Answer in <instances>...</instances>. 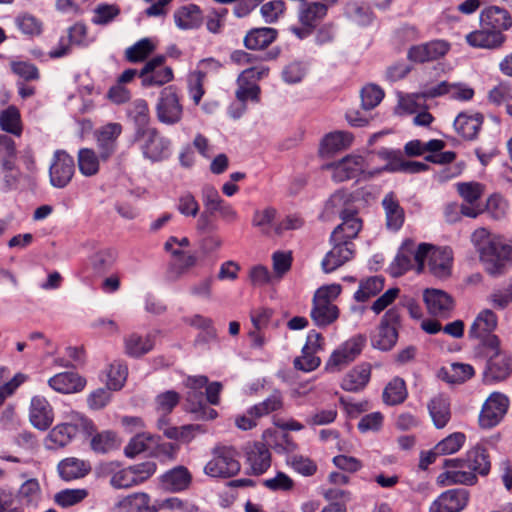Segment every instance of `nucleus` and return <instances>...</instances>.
I'll return each instance as SVG.
<instances>
[{"label": "nucleus", "mask_w": 512, "mask_h": 512, "mask_svg": "<svg viewBox=\"0 0 512 512\" xmlns=\"http://www.w3.org/2000/svg\"><path fill=\"white\" fill-rule=\"evenodd\" d=\"M120 14L116 4H99L94 10L92 22L97 25H106Z\"/></svg>", "instance_id": "338daca9"}, {"label": "nucleus", "mask_w": 512, "mask_h": 512, "mask_svg": "<svg viewBox=\"0 0 512 512\" xmlns=\"http://www.w3.org/2000/svg\"><path fill=\"white\" fill-rule=\"evenodd\" d=\"M432 245L421 243L417 247L412 240H406L400 247L393 268L396 274L402 275L406 271L415 269L417 273L424 271V261Z\"/></svg>", "instance_id": "20e7f679"}, {"label": "nucleus", "mask_w": 512, "mask_h": 512, "mask_svg": "<svg viewBox=\"0 0 512 512\" xmlns=\"http://www.w3.org/2000/svg\"><path fill=\"white\" fill-rule=\"evenodd\" d=\"M150 496L145 492H136L126 496L119 506L129 512H157L156 503L150 504Z\"/></svg>", "instance_id": "37998d69"}, {"label": "nucleus", "mask_w": 512, "mask_h": 512, "mask_svg": "<svg viewBox=\"0 0 512 512\" xmlns=\"http://www.w3.org/2000/svg\"><path fill=\"white\" fill-rule=\"evenodd\" d=\"M155 50L154 43L149 38H142L126 49V59L131 63L144 61Z\"/></svg>", "instance_id": "864d4df0"}, {"label": "nucleus", "mask_w": 512, "mask_h": 512, "mask_svg": "<svg viewBox=\"0 0 512 512\" xmlns=\"http://www.w3.org/2000/svg\"><path fill=\"white\" fill-rule=\"evenodd\" d=\"M443 467L446 471L439 474L437 483L447 485H474L477 475L486 476L491 469L490 456L487 449L477 444L469 449L464 458L445 459Z\"/></svg>", "instance_id": "f257e3e1"}, {"label": "nucleus", "mask_w": 512, "mask_h": 512, "mask_svg": "<svg viewBox=\"0 0 512 512\" xmlns=\"http://www.w3.org/2000/svg\"><path fill=\"white\" fill-rule=\"evenodd\" d=\"M325 169L331 170L332 179L340 183L366 173V162L362 156L350 154L338 161L325 165Z\"/></svg>", "instance_id": "ddd939ff"}, {"label": "nucleus", "mask_w": 512, "mask_h": 512, "mask_svg": "<svg viewBox=\"0 0 512 512\" xmlns=\"http://www.w3.org/2000/svg\"><path fill=\"white\" fill-rule=\"evenodd\" d=\"M175 24L183 30L199 28L203 22V15L200 7L196 4H189L177 9L174 13Z\"/></svg>", "instance_id": "72a5a7b5"}, {"label": "nucleus", "mask_w": 512, "mask_h": 512, "mask_svg": "<svg viewBox=\"0 0 512 512\" xmlns=\"http://www.w3.org/2000/svg\"><path fill=\"white\" fill-rule=\"evenodd\" d=\"M91 448L96 453H108L119 448L121 442L113 431H102L91 439Z\"/></svg>", "instance_id": "a18cd8bd"}, {"label": "nucleus", "mask_w": 512, "mask_h": 512, "mask_svg": "<svg viewBox=\"0 0 512 512\" xmlns=\"http://www.w3.org/2000/svg\"><path fill=\"white\" fill-rule=\"evenodd\" d=\"M426 258L431 275L438 279H446L451 275L453 255L450 249H436L432 246Z\"/></svg>", "instance_id": "4be33fe9"}, {"label": "nucleus", "mask_w": 512, "mask_h": 512, "mask_svg": "<svg viewBox=\"0 0 512 512\" xmlns=\"http://www.w3.org/2000/svg\"><path fill=\"white\" fill-rule=\"evenodd\" d=\"M154 442V435L150 433H137L124 448V454L128 458H134L138 454L149 449L150 443Z\"/></svg>", "instance_id": "4d7b16f0"}, {"label": "nucleus", "mask_w": 512, "mask_h": 512, "mask_svg": "<svg viewBox=\"0 0 512 512\" xmlns=\"http://www.w3.org/2000/svg\"><path fill=\"white\" fill-rule=\"evenodd\" d=\"M416 95L401 96L396 107V111L399 114H416L413 117V123L417 126H429L434 117L427 111L419 110V104L416 101Z\"/></svg>", "instance_id": "7c9ffc66"}, {"label": "nucleus", "mask_w": 512, "mask_h": 512, "mask_svg": "<svg viewBox=\"0 0 512 512\" xmlns=\"http://www.w3.org/2000/svg\"><path fill=\"white\" fill-rule=\"evenodd\" d=\"M444 380L452 384H460L474 375V369L469 364L453 363L447 369H442Z\"/></svg>", "instance_id": "5fc2aeb1"}, {"label": "nucleus", "mask_w": 512, "mask_h": 512, "mask_svg": "<svg viewBox=\"0 0 512 512\" xmlns=\"http://www.w3.org/2000/svg\"><path fill=\"white\" fill-rule=\"evenodd\" d=\"M16 28L24 35L29 37L39 36L43 30V23L34 15L23 12L14 19Z\"/></svg>", "instance_id": "49530a36"}, {"label": "nucleus", "mask_w": 512, "mask_h": 512, "mask_svg": "<svg viewBox=\"0 0 512 512\" xmlns=\"http://www.w3.org/2000/svg\"><path fill=\"white\" fill-rule=\"evenodd\" d=\"M451 49V44L443 39H435L419 45H413L407 52L408 60L426 63L444 57Z\"/></svg>", "instance_id": "4468645a"}, {"label": "nucleus", "mask_w": 512, "mask_h": 512, "mask_svg": "<svg viewBox=\"0 0 512 512\" xmlns=\"http://www.w3.org/2000/svg\"><path fill=\"white\" fill-rule=\"evenodd\" d=\"M385 96L384 90L377 84L368 83L360 90L361 108L371 111L377 107Z\"/></svg>", "instance_id": "09e8293b"}, {"label": "nucleus", "mask_w": 512, "mask_h": 512, "mask_svg": "<svg viewBox=\"0 0 512 512\" xmlns=\"http://www.w3.org/2000/svg\"><path fill=\"white\" fill-rule=\"evenodd\" d=\"M127 116L137 128H145L150 121L149 107L145 100L137 99L127 108Z\"/></svg>", "instance_id": "3c124183"}, {"label": "nucleus", "mask_w": 512, "mask_h": 512, "mask_svg": "<svg viewBox=\"0 0 512 512\" xmlns=\"http://www.w3.org/2000/svg\"><path fill=\"white\" fill-rule=\"evenodd\" d=\"M128 374L127 366L115 361L110 364L107 371V387L112 390H119L124 385Z\"/></svg>", "instance_id": "13d9d810"}, {"label": "nucleus", "mask_w": 512, "mask_h": 512, "mask_svg": "<svg viewBox=\"0 0 512 512\" xmlns=\"http://www.w3.org/2000/svg\"><path fill=\"white\" fill-rule=\"evenodd\" d=\"M371 365L361 363L349 371L342 380L341 387L349 392H356L363 389L370 380Z\"/></svg>", "instance_id": "f704fd0d"}, {"label": "nucleus", "mask_w": 512, "mask_h": 512, "mask_svg": "<svg viewBox=\"0 0 512 512\" xmlns=\"http://www.w3.org/2000/svg\"><path fill=\"white\" fill-rule=\"evenodd\" d=\"M507 36L499 32L482 28L474 30L465 36L466 43L473 48L496 50L503 46Z\"/></svg>", "instance_id": "aec40b11"}, {"label": "nucleus", "mask_w": 512, "mask_h": 512, "mask_svg": "<svg viewBox=\"0 0 512 512\" xmlns=\"http://www.w3.org/2000/svg\"><path fill=\"white\" fill-rule=\"evenodd\" d=\"M342 223L339 224L331 234V241H342L354 247L351 242L356 238L362 228V221L356 213L341 217Z\"/></svg>", "instance_id": "cd10ccee"}, {"label": "nucleus", "mask_w": 512, "mask_h": 512, "mask_svg": "<svg viewBox=\"0 0 512 512\" xmlns=\"http://www.w3.org/2000/svg\"><path fill=\"white\" fill-rule=\"evenodd\" d=\"M278 34V30L272 27L251 28L243 38V45L252 51L265 50L277 40Z\"/></svg>", "instance_id": "b1692460"}, {"label": "nucleus", "mask_w": 512, "mask_h": 512, "mask_svg": "<svg viewBox=\"0 0 512 512\" xmlns=\"http://www.w3.org/2000/svg\"><path fill=\"white\" fill-rule=\"evenodd\" d=\"M471 242L489 275H503L512 265V247L486 228L476 229L471 235Z\"/></svg>", "instance_id": "f03ea898"}, {"label": "nucleus", "mask_w": 512, "mask_h": 512, "mask_svg": "<svg viewBox=\"0 0 512 512\" xmlns=\"http://www.w3.org/2000/svg\"><path fill=\"white\" fill-rule=\"evenodd\" d=\"M332 249L325 255L321 266L325 273H331L353 258V246L342 241H331Z\"/></svg>", "instance_id": "393cba45"}, {"label": "nucleus", "mask_w": 512, "mask_h": 512, "mask_svg": "<svg viewBox=\"0 0 512 512\" xmlns=\"http://www.w3.org/2000/svg\"><path fill=\"white\" fill-rule=\"evenodd\" d=\"M29 419L38 430L45 431L53 423L54 412L52 406L43 396H34L31 400Z\"/></svg>", "instance_id": "5701e85b"}, {"label": "nucleus", "mask_w": 512, "mask_h": 512, "mask_svg": "<svg viewBox=\"0 0 512 512\" xmlns=\"http://www.w3.org/2000/svg\"><path fill=\"white\" fill-rule=\"evenodd\" d=\"M282 406V396L279 392H275L263 402L251 407L249 409V414L255 415V417H262L268 415L271 412L280 410Z\"/></svg>", "instance_id": "bf43d9fd"}, {"label": "nucleus", "mask_w": 512, "mask_h": 512, "mask_svg": "<svg viewBox=\"0 0 512 512\" xmlns=\"http://www.w3.org/2000/svg\"><path fill=\"white\" fill-rule=\"evenodd\" d=\"M102 474L109 477V484L114 489H130L135 487L134 478L130 467L120 468V464L115 461L105 463L101 467Z\"/></svg>", "instance_id": "a878e982"}, {"label": "nucleus", "mask_w": 512, "mask_h": 512, "mask_svg": "<svg viewBox=\"0 0 512 512\" xmlns=\"http://www.w3.org/2000/svg\"><path fill=\"white\" fill-rule=\"evenodd\" d=\"M488 357L486 379L493 381H502L512 373V357L500 351L499 346L496 349H486Z\"/></svg>", "instance_id": "dca6fc26"}, {"label": "nucleus", "mask_w": 512, "mask_h": 512, "mask_svg": "<svg viewBox=\"0 0 512 512\" xmlns=\"http://www.w3.org/2000/svg\"><path fill=\"white\" fill-rule=\"evenodd\" d=\"M310 317L316 326L324 328L338 319L339 309L331 301L313 298Z\"/></svg>", "instance_id": "bb28decb"}, {"label": "nucleus", "mask_w": 512, "mask_h": 512, "mask_svg": "<svg viewBox=\"0 0 512 512\" xmlns=\"http://www.w3.org/2000/svg\"><path fill=\"white\" fill-rule=\"evenodd\" d=\"M384 288V278L381 276H371L362 280L359 289L355 292L354 298L359 302H365L369 298L377 295Z\"/></svg>", "instance_id": "8fccbe9b"}, {"label": "nucleus", "mask_w": 512, "mask_h": 512, "mask_svg": "<svg viewBox=\"0 0 512 512\" xmlns=\"http://www.w3.org/2000/svg\"><path fill=\"white\" fill-rule=\"evenodd\" d=\"M85 380L74 372H62L48 380V385L63 394L76 393L85 387Z\"/></svg>", "instance_id": "c85d7f7f"}, {"label": "nucleus", "mask_w": 512, "mask_h": 512, "mask_svg": "<svg viewBox=\"0 0 512 512\" xmlns=\"http://www.w3.org/2000/svg\"><path fill=\"white\" fill-rule=\"evenodd\" d=\"M423 298L429 313L434 316L448 317L454 307L453 298L440 289H426Z\"/></svg>", "instance_id": "412c9836"}, {"label": "nucleus", "mask_w": 512, "mask_h": 512, "mask_svg": "<svg viewBox=\"0 0 512 512\" xmlns=\"http://www.w3.org/2000/svg\"><path fill=\"white\" fill-rule=\"evenodd\" d=\"M74 171L73 158L65 152H57L50 166L51 184L57 188H64L71 181Z\"/></svg>", "instance_id": "f3484780"}, {"label": "nucleus", "mask_w": 512, "mask_h": 512, "mask_svg": "<svg viewBox=\"0 0 512 512\" xmlns=\"http://www.w3.org/2000/svg\"><path fill=\"white\" fill-rule=\"evenodd\" d=\"M497 326V316L489 309H485L478 314L472 323L468 336L477 339L486 349H496L500 345L498 337L492 332Z\"/></svg>", "instance_id": "6e6552de"}, {"label": "nucleus", "mask_w": 512, "mask_h": 512, "mask_svg": "<svg viewBox=\"0 0 512 512\" xmlns=\"http://www.w3.org/2000/svg\"><path fill=\"white\" fill-rule=\"evenodd\" d=\"M67 421L54 426L45 438V446L49 450L63 448L80 432L92 429V422L84 415L72 412Z\"/></svg>", "instance_id": "7ed1b4c3"}, {"label": "nucleus", "mask_w": 512, "mask_h": 512, "mask_svg": "<svg viewBox=\"0 0 512 512\" xmlns=\"http://www.w3.org/2000/svg\"><path fill=\"white\" fill-rule=\"evenodd\" d=\"M276 213V209L272 207L255 211L252 219L253 226L259 228L263 234L270 235L271 224L275 219Z\"/></svg>", "instance_id": "680f3d73"}, {"label": "nucleus", "mask_w": 512, "mask_h": 512, "mask_svg": "<svg viewBox=\"0 0 512 512\" xmlns=\"http://www.w3.org/2000/svg\"><path fill=\"white\" fill-rule=\"evenodd\" d=\"M480 26L504 34L512 26L510 13L498 6H490L482 10L480 14Z\"/></svg>", "instance_id": "6ab92c4d"}, {"label": "nucleus", "mask_w": 512, "mask_h": 512, "mask_svg": "<svg viewBox=\"0 0 512 512\" xmlns=\"http://www.w3.org/2000/svg\"><path fill=\"white\" fill-rule=\"evenodd\" d=\"M120 132L121 130H95L94 138L102 161H107L116 151Z\"/></svg>", "instance_id": "4c0bfd02"}, {"label": "nucleus", "mask_w": 512, "mask_h": 512, "mask_svg": "<svg viewBox=\"0 0 512 512\" xmlns=\"http://www.w3.org/2000/svg\"><path fill=\"white\" fill-rule=\"evenodd\" d=\"M158 427L159 429L163 430V433L167 438L178 440L184 443H189L195 437V432L200 429L199 425L170 427L168 426L166 418L159 419Z\"/></svg>", "instance_id": "79ce46f5"}, {"label": "nucleus", "mask_w": 512, "mask_h": 512, "mask_svg": "<svg viewBox=\"0 0 512 512\" xmlns=\"http://www.w3.org/2000/svg\"><path fill=\"white\" fill-rule=\"evenodd\" d=\"M366 344V336L358 334L345 341L333 351L325 369L329 372H339L353 362L362 352Z\"/></svg>", "instance_id": "0eeeda50"}, {"label": "nucleus", "mask_w": 512, "mask_h": 512, "mask_svg": "<svg viewBox=\"0 0 512 512\" xmlns=\"http://www.w3.org/2000/svg\"><path fill=\"white\" fill-rule=\"evenodd\" d=\"M325 210L328 214L342 216L356 213L352 195L345 190H338L331 195L326 203Z\"/></svg>", "instance_id": "c9c22d12"}, {"label": "nucleus", "mask_w": 512, "mask_h": 512, "mask_svg": "<svg viewBox=\"0 0 512 512\" xmlns=\"http://www.w3.org/2000/svg\"><path fill=\"white\" fill-rule=\"evenodd\" d=\"M286 10L283 0H272L263 4L260 8L261 16L268 24L276 23Z\"/></svg>", "instance_id": "e2e57ef3"}, {"label": "nucleus", "mask_w": 512, "mask_h": 512, "mask_svg": "<svg viewBox=\"0 0 512 512\" xmlns=\"http://www.w3.org/2000/svg\"><path fill=\"white\" fill-rule=\"evenodd\" d=\"M407 395L405 381L396 377L386 385L383 391V400L388 405H398L405 401Z\"/></svg>", "instance_id": "de8ad7c7"}, {"label": "nucleus", "mask_w": 512, "mask_h": 512, "mask_svg": "<svg viewBox=\"0 0 512 512\" xmlns=\"http://www.w3.org/2000/svg\"><path fill=\"white\" fill-rule=\"evenodd\" d=\"M469 491L455 488L441 493L430 505L429 512H461L469 502Z\"/></svg>", "instance_id": "2eb2a0df"}, {"label": "nucleus", "mask_w": 512, "mask_h": 512, "mask_svg": "<svg viewBox=\"0 0 512 512\" xmlns=\"http://www.w3.org/2000/svg\"><path fill=\"white\" fill-rule=\"evenodd\" d=\"M465 438V435L461 432L453 433L441 440L436 445V450L440 452L441 455L456 453L463 446Z\"/></svg>", "instance_id": "69168bd1"}, {"label": "nucleus", "mask_w": 512, "mask_h": 512, "mask_svg": "<svg viewBox=\"0 0 512 512\" xmlns=\"http://www.w3.org/2000/svg\"><path fill=\"white\" fill-rule=\"evenodd\" d=\"M382 206L386 217V226L388 229L397 231L399 230L405 219V213L400 206L394 193H388L382 200Z\"/></svg>", "instance_id": "473e14b6"}, {"label": "nucleus", "mask_w": 512, "mask_h": 512, "mask_svg": "<svg viewBox=\"0 0 512 512\" xmlns=\"http://www.w3.org/2000/svg\"><path fill=\"white\" fill-rule=\"evenodd\" d=\"M191 480L192 476L184 466L175 467L164 473L160 478L163 488L171 492H179L187 489Z\"/></svg>", "instance_id": "2f4dec72"}, {"label": "nucleus", "mask_w": 512, "mask_h": 512, "mask_svg": "<svg viewBox=\"0 0 512 512\" xmlns=\"http://www.w3.org/2000/svg\"><path fill=\"white\" fill-rule=\"evenodd\" d=\"M429 414L437 428L446 426L450 419V404L442 395L431 399L428 404Z\"/></svg>", "instance_id": "a19ab883"}, {"label": "nucleus", "mask_w": 512, "mask_h": 512, "mask_svg": "<svg viewBox=\"0 0 512 512\" xmlns=\"http://www.w3.org/2000/svg\"><path fill=\"white\" fill-rule=\"evenodd\" d=\"M78 167L82 175L92 177L99 172L100 157L90 148H82L78 151Z\"/></svg>", "instance_id": "c03bdc74"}, {"label": "nucleus", "mask_w": 512, "mask_h": 512, "mask_svg": "<svg viewBox=\"0 0 512 512\" xmlns=\"http://www.w3.org/2000/svg\"><path fill=\"white\" fill-rule=\"evenodd\" d=\"M238 452L233 447L217 446L213 458L205 465L204 472L211 477L229 478L240 471Z\"/></svg>", "instance_id": "39448f33"}, {"label": "nucleus", "mask_w": 512, "mask_h": 512, "mask_svg": "<svg viewBox=\"0 0 512 512\" xmlns=\"http://www.w3.org/2000/svg\"><path fill=\"white\" fill-rule=\"evenodd\" d=\"M135 140L145 157L159 161L169 154L170 142L159 130H138Z\"/></svg>", "instance_id": "9d476101"}, {"label": "nucleus", "mask_w": 512, "mask_h": 512, "mask_svg": "<svg viewBox=\"0 0 512 512\" xmlns=\"http://www.w3.org/2000/svg\"><path fill=\"white\" fill-rule=\"evenodd\" d=\"M88 495V490L84 488L64 489L57 492L54 495L53 500L58 506L62 508H69L81 503L88 497Z\"/></svg>", "instance_id": "603ef678"}, {"label": "nucleus", "mask_w": 512, "mask_h": 512, "mask_svg": "<svg viewBox=\"0 0 512 512\" xmlns=\"http://www.w3.org/2000/svg\"><path fill=\"white\" fill-rule=\"evenodd\" d=\"M306 75V67L302 61H293L287 64L281 73L282 80L287 84H297Z\"/></svg>", "instance_id": "0e129e2a"}, {"label": "nucleus", "mask_w": 512, "mask_h": 512, "mask_svg": "<svg viewBox=\"0 0 512 512\" xmlns=\"http://www.w3.org/2000/svg\"><path fill=\"white\" fill-rule=\"evenodd\" d=\"M509 407V399L500 392H493L482 405L479 414V425L483 429L497 426L504 418Z\"/></svg>", "instance_id": "1a4fd4ad"}, {"label": "nucleus", "mask_w": 512, "mask_h": 512, "mask_svg": "<svg viewBox=\"0 0 512 512\" xmlns=\"http://www.w3.org/2000/svg\"><path fill=\"white\" fill-rule=\"evenodd\" d=\"M183 113V107L177 93V88L173 85L165 87L159 97L157 104V117L159 121L166 125L177 123Z\"/></svg>", "instance_id": "9b49d317"}, {"label": "nucleus", "mask_w": 512, "mask_h": 512, "mask_svg": "<svg viewBox=\"0 0 512 512\" xmlns=\"http://www.w3.org/2000/svg\"><path fill=\"white\" fill-rule=\"evenodd\" d=\"M115 253L111 249H104L94 253L90 258L93 270L102 274L108 271L115 262Z\"/></svg>", "instance_id": "052dcab7"}, {"label": "nucleus", "mask_w": 512, "mask_h": 512, "mask_svg": "<svg viewBox=\"0 0 512 512\" xmlns=\"http://www.w3.org/2000/svg\"><path fill=\"white\" fill-rule=\"evenodd\" d=\"M154 347V338L147 334L145 336L137 333H131L124 338V351L125 354L139 358L149 353Z\"/></svg>", "instance_id": "e433bc0d"}, {"label": "nucleus", "mask_w": 512, "mask_h": 512, "mask_svg": "<svg viewBox=\"0 0 512 512\" xmlns=\"http://www.w3.org/2000/svg\"><path fill=\"white\" fill-rule=\"evenodd\" d=\"M166 57L164 55H157L147 61L139 72V77L144 87L162 86L170 82L173 77V70L171 67H164Z\"/></svg>", "instance_id": "f8f14e48"}, {"label": "nucleus", "mask_w": 512, "mask_h": 512, "mask_svg": "<svg viewBox=\"0 0 512 512\" xmlns=\"http://www.w3.org/2000/svg\"><path fill=\"white\" fill-rule=\"evenodd\" d=\"M59 476L64 481L84 478L91 470L89 462L76 457H68L58 463Z\"/></svg>", "instance_id": "c756f323"}, {"label": "nucleus", "mask_w": 512, "mask_h": 512, "mask_svg": "<svg viewBox=\"0 0 512 512\" xmlns=\"http://www.w3.org/2000/svg\"><path fill=\"white\" fill-rule=\"evenodd\" d=\"M129 467L134 478L135 486H138L146 482L150 477H152L155 474L157 470V465L153 461H146L135 465H131Z\"/></svg>", "instance_id": "774afa93"}, {"label": "nucleus", "mask_w": 512, "mask_h": 512, "mask_svg": "<svg viewBox=\"0 0 512 512\" xmlns=\"http://www.w3.org/2000/svg\"><path fill=\"white\" fill-rule=\"evenodd\" d=\"M328 7L321 2H304L298 12V20L301 24H311L317 27L327 15Z\"/></svg>", "instance_id": "ea45409f"}, {"label": "nucleus", "mask_w": 512, "mask_h": 512, "mask_svg": "<svg viewBox=\"0 0 512 512\" xmlns=\"http://www.w3.org/2000/svg\"><path fill=\"white\" fill-rule=\"evenodd\" d=\"M354 141V136L347 130H334L327 133L319 145V155L331 157L348 149Z\"/></svg>", "instance_id": "a211bd4d"}, {"label": "nucleus", "mask_w": 512, "mask_h": 512, "mask_svg": "<svg viewBox=\"0 0 512 512\" xmlns=\"http://www.w3.org/2000/svg\"><path fill=\"white\" fill-rule=\"evenodd\" d=\"M346 14L359 26H368L375 18L369 6L359 4L358 2L349 3L346 7Z\"/></svg>", "instance_id": "6e6d98bb"}, {"label": "nucleus", "mask_w": 512, "mask_h": 512, "mask_svg": "<svg viewBox=\"0 0 512 512\" xmlns=\"http://www.w3.org/2000/svg\"><path fill=\"white\" fill-rule=\"evenodd\" d=\"M400 308L394 306L386 311L378 326L377 334L372 338V346L382 351L391 350L398 340L400 326Z\"/></svg>", "instance_id": "423d86ee"}, {"label": "nucleus", "mask_w": 512, "mask_h": 512, "mask_svg": "<svg viewBox=\"0 0 512 512\" xmlns=\"http://www.w3.org/2000/svg\"><path fill=\"white\" fill-rule=\"evenodd\" d=\"M247 461L254 475H261L271 465V454L263 443H256L247 454Z\"/></svg>", "instance_id": "58836bf2"}]
</instances>
